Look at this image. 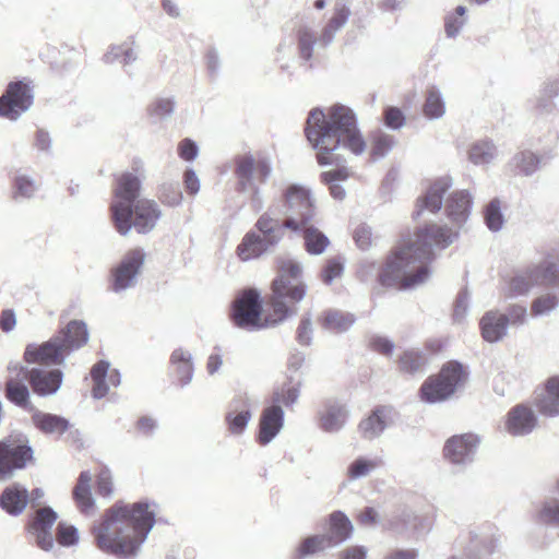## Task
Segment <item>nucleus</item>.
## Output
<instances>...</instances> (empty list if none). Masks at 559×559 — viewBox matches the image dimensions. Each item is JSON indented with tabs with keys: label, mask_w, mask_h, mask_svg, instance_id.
Here are the masks:
<instances>
[{
	"label": "nucleus",
	"mask_w": 559,
	"mask_h": 559,
	"mask_svg": "<svg viewBox=\"0 0 559 559\" xmlns=\"http://www.w3.org/2000/svg\"><path fill=\"white\" fill-rule=\"evenodd\" d=\"M305 132L317 151L318 163L321 166H338L336 169L323 171L321 180L329 186L335 200H343L346 191L341 182L348 179L349 170L342 165L345 159L338 151L347 150L360 155L366 150V141L358 128L354 110L342 104L331 106L328 114L320 108H313L309 112Z\"/></svg>",
	"instance_id": "obj_1"
},
{
	"label": "nucleus",
	"mask_w": 559,
	"mask_h": 559,
	"mask_svg": "<svg viewBox=\"0 0 559 559\" xmlns=\"http://www.w3.org/2000/svg\"><path fill=\"white\" fill-rule=\"evenodd\" d=\"M307 294V285L302 282V266L294 259L278 261V274L272 282V294L269 300L270 316L262 319V301L258 290L249 288L235 299L233 321L236 326L247 331H258L274 326L297 313L290 305L301 301Z\"/></svg>",
	"instance_id": "obj_2"
},
{
	"label": "nucleus",
	"mask_w": 559,
	"mask_h": 559,
	"mask_svg": "<svg viewBox=\"0 0 559 559\" xmlns=\"http://www.w3.org/2000/svg\"><path fill=\"white\" fill-rule=\"evenodd\" d=\"M88 341V331L85 322L70 321L66 328L41 344H28L24 350V360L32 368L19 364H10V371L23 373L32 392L38 397L55 396L61 389L64 373L59 368L50 366L64 365L67 357L81 348Z\"/></svg>",
	"instance_id": "obj_3"
},
{
	"label": "nucleus",
	"mask_w": 559,
	"mask_h": 559,
	"mask_svg": "<svg viewBox=\"0 0 559 559\" xmlns=\"http://www.w3.org/2000/svg\"><path fill=\"white\" fill-rule=\"evenodd\" d=\"M152 506L155 503L147 500L116 501L92 527L96 547L117 559H135L155 525Z\"/></svg>",
	"instance_id": "obj_4"
},
{
	"label": "nucleus",
	"mask_w": 559,
	"mask_h": 559,
	"mask_svg": "<svg viewBox=\"0 0 559 559\" xmlns=\"http://www.w3.org/2000/svg\"><path fill=\"white\" fill-rule=\"evenodd\" d=\"M459 236L447 226L429 224L419 228L416 239L396 249L379 273V282L386 287H416L430 276L427 262L433 259L435 248H447Z\"/></svg>",
	"instance_id": "obj_5"
},
{
	"label": "nucleus",
	"mask_w": 559,
	"mask_h": 559,
	"mask_svg": "<svg viewBox=\"0 0 559 559\" xmlns=\"http://www.w3.org/2000/svg\"><path fill=\"white\" fill-rule=\"evenodd\" d=\"M286 230L288 225L269 209L257 219L254 229L248 231L238 245L239 259L246 262L269 252L282 241Z\"/></svg>",
	"instance_id": "obj_6"
},
{
	"label": "nucleus",
	"mask_w": 559,
	"mask_h": 559,
	"mask_svg": "<svg viewBox=\"0 0 559 559\" xmlns=\"http://www.w3.org/2000/svg\"><path fill=\"white\" fill-rule=\"evenodd\" d=\"M536 287H559V270L554 262L543 260L515 270L506 280L502 292L507 298H518Z\"/></svg>",
	"instance_id": "obj_7"
},
{
	"label": "nucleus",
	"mask_w": 559,
	"mask_h": 559,
	"mask_svg": "<svg viewBox=\"0 0 559 559\" xmlns=\"http://www.w3.org/2000/svg\"><path fill=\"white\" fill-rule=\"evenodd\" d=\"M273 171L272 163L267 157L255 158L252 154H242L235 157V176L237 190L241 193L250 191V206L255 212L263 209L264 200L260 183H265Z\"/></svg>",
	"instance_id": "obj_8"
},
{
	"label": "nucleus",
	"mask_w": 559,
	"mask_h": 559,
	"mask_svg": "<svg viewBox=\"0 0 559 559\" xmlns=\"http://www.w3.org/2000/svg\"><path fill=\"white\" fill-rule=\"evenodd\" d=\"M283 219L290 233H299L317 217V202L311 189L301 183H290L282 191Z\"/></svg>",
	"instance_id": "obj_9"
},
{
	"label": "nucleus",
	"mask_w": 559,
	"mask_h": 559,
	"mask_svg": "<svg viewBox=\"0 0 559 559\" xmlns=\"http://www.w3.org/2000/svg\"><path fill=\"white\" fill-rule=\"evenodd\" d=\"M464 366L451 360L445 362L437 376L429 377L420 388L421 399L428 403L443 402L451 397L467 379Z\"/></svg>",
	"instance_id": "obj_10"
},
{
	"label": "nucleus",
	"mask_w": 559,
	"mask_h": 559,
	"mask_svg": "<svg viewBox=\"0 0 559 559\" xmlns=\"http://www.w3.org/2000/svg\"><path fill=\"white\" fill-rule=\"evenodd\" d=\"M163 211L154 200L141 199L134 205L111 216L116 230L127 236L133 228L138 234L146 235L155 229Z\"/></svg>",
	"instance_id": "obj_11"
},
{
	"label": "nucleus",
	"mask_w": 559,
	"mask_h": 559,
	"mask_svg": "<svg viewBox=\"0 0 559 559\" xmlns=\"http://www.w3.org/2000/svg\"><path fill=\"white\" fill-rule=\"evenodd\" d=\"M34 103L32 81L23 79L10 82L0 96V117L16 121Z\"/></svg>",
	"instance_id": "obj_12"
},
{
	"label": "nucleus",
	"mask_w": 559,
	"mask_h": 559,
	"mask_svg": "<svg viewBox=\"0 0 559 559\" xmlns=\"http://www.w3.org/2000/svg\"><path fill=\"white\" fill-rule=\"evenodd\" d=\"M33 454L27 441L12 437L0 440V481L11 479L15 471L23 469L33 460Z\"/></svg>",
	"instance_id": "obj_13"
},
{
	"label": "nucleus",
	"mask_w": 559,
	"mask_h": 559,
	"mask_svg": "<svg viewBox=\"0 0 559 559\" xmlns=\"http://www.w3.org/2000/svg\"><path fill=\"white\" fill-rule=\"evenodd\" d=\"M145 258L146 253L142 248L129 250L111 270V290L118 294L134 287Z\"/></svg>",
	"instance_id": "obj_14"
},
{
	"label": "nucleus",
	"mask_w": 559,
	"mask_h": 559,
	"mask_svg": "<svg viewBox=\"0 0 559 559\" xmlns=\"http://www.w3.org/2000/svg\"><path fill=\"white\" fill-rule=\"evenodd\" d=\"M479 438L474 433H463L449 438L443 447L445 460L452 465L465 467L475 457Z\"/></svg>",
	"instance_id": "obj_15"
},
{
	"label": "nucleus",
	"mask_w": 559,
	"mask_h": 559,
	"mask_svg": "<svg viewBox=\"0 0 559 559\" xmlns=\"http://www.w3.org/2000/svg\"><path fill=\"white\" fill-rule=\"evenodd\" d=\"M57 519L58 514L51 507H43L36 510L28 524V532L34 536L37 547L44 551L55 548L51 530Z\"/></svg>",
	"instance_id": "obj_16"
},
{
	"label": "nucleus",
	"mask_w": 559,
	"mask_h": 559,
	"mask_svg": "<svg viewBox=\"0 0 559 559\" xmlns=\"http://www.w3.org/2000/svg\"><path fill=\"white\" fill-rule=\"evenodd\" d=\"M141 179L132 173H123L117 180L115 199L110 204L111 216L126 211L136 203L141 192Z\"/></svg>",
	"instance_id": "obj_17"
},
{
	"label": "nucleus",
	"mask_w": 559,
	"mask_h": 559,
	"mask_svg": "<svg viewBox=\"0 0 559 559\" xmlns=\"http://www.w3.org/2000/svg\"><path fill=\"white\" fill-rule=\"evenodd\" d=\"M349 411L345 403L337 399H326L317 412L318 427L328 433H337L346 425Z\"/></svg>",
	"instance_id": "obj_18"
},
{
	"label": "nucleus",
	"mask_w": 559,
	"mask_h": 559,
	"mask_svg": "<svg viewBox=\"0 0 559 559\" xmlns=\"http://www.w3.org/2000/svg\"><path fill=\"white\" fill-rule=\"evenodd\" d=\"M396 418V412L391 406H378L371 414L359 423L358 431L365 440H374Z\"/></svg>",
	"instance_id": "obj_19"
},
{
	"label": "nucleus",
	"mask_w": 559,
	"mask_h": 559,
	"mask_svg": "<svg viewBox=\"0 0 559 559\" xmlns=\"http://www.w3.org/2000/svg\"><path fill=\"white\" fill-rule=\"evenodd\" d=\"M536 425L537 417L534 411L527 405L519 404L508 412L504 428L510 435L520 437L531 433Z\"/></svg>",
	"instance_id": "obj_20"
},
{
	"label": "nucleus",
	"mask_w": 559,
	"mask_h": 559,
	"mask_svg": "<svg viewBox=\"0 0 559 559\" xmlns=\"http://www.w3.org/2000/svg\"><path fill=\"white\" fill-rule=\"evenodd\" d=\"M284 416L281 405H271L262 411L257 437L259 444H269L280 433L284 427Z\"/></svg>",
	"instance_id": "obj_21"
},
{
	"label": "nucleus",
	"mask_w": 559,
	"mask_h": 559,
	"mask_svg": "<svg viewBox=\"0 0 559 559\" xmlns=\"http://www.w3.org/2000/svg\"><path fill=\"white\" fill-rule=\"evenodd\" d=\"M451 186L452 181L450 178H440L436 180L430 185L426 193L418 198L413 216L417 218L424 211H428L432 214L437 213L442 207L444 194Z\"/></svg>",
	"instance_id": "obj_22"
},
{
	"label": "nucleus",
	"mask_w": 559,
	"mask_h": 559,
	"mask_svg": "<svg viewBox=\"0 0 559 559\" xmlns=\"http://www.w3.org/2000/svg\"><path fill=\"white\" fill-rule=\"evenodd\" d=\"M251 417L252 413L250 411L248 399H234L229 404L227 413L225 414V423L228 427V431L235 436L242 435Z\"/></svg>",
	"instance_id": "obj_23"
},
{
	"label": "nucleus",
	"mask_w": 559,
	"mask_h": 559,
	"mask_svg": "<svg viewBox=\"0 0 559 559\" xmlns=\"http://www.w3.org/2000/svg\"><path fill=\"white\" fill-rule=\"evenodd\" d=\"M473 198L467 190H459L449 195L445 202V212L449 219L459 228L469 217Z\"/></svg>",
	"instance_id": "obj_24"
},
{
	"label": "nucleus",
	"mask_w": 559,
	"mask_h": 559,
	"mask_svg": "<svg viewBox=\"0 0 559 559\" xmlns=\"http://www.w3.org/2000/svg\"><path fill=\"white\" fill-rule=\"evenodd\" d=\"M28 502V490L19 483L7 486L0 495V508L12 516L22 514Z\"/></svg>",
	"instance_id": "obj_25"
},
{
	"label": "nucleus",
	"mask_w": 559,
	"mask_h": 559,
	"mask_svg": "<svg viewBox=\"0 0 559 559\" xmlns=\"http://www.w3.org/2000/svg\"><path fill=\"white\" fill-rule=\"evenodd\" d=\"M31 419L37 430L48 436L60 437L71 428V424L66 417L41 412L37 408L32 414Z\"/></svg>",
	"instance_id": "obj_26"
},
{
	"label": "nucleus",
	"mask_w": 559,
	"mask_h": 559,
	"mask_svg": "<svg viewBox=\"0 0 559 559\" xmlns=\"http://www.w3.org/2000/svg\"><path fill=\"white\" fill-rule=\"evenodd\" d=\"M328 532L323 535L328 537L331 546L337 547L350 538L353 534V524L348 516L342 511H334L328 516Z\"/></svg>",
	"instance_id": "obj_27"
},
{
	"label": "nucleus",
	"mask_w": 559,
	"mask_h": 559,
	"mask_svg": "<svg viewBox=\"0 0 559 559\" xmlns=\"http://www.w3.org/2000/svg\"><path fill=\"white\" fill-rule=\"evenodd\" d=\"M481 335L485 341L496 343L508 333L507 318L496 311L486 312L480 320Z\"/></svg>",
	"instance_id": "obj_28"
},
{
	"label": "nucleus",
	"mask_w": 559,
	"mask_h": 559,
	"mask_svg": "<svg viewBox=\"0 0 559 559\" xmlns=\"http://www.w3.org/2000/svg\"><path fill=\"white\" fill-rule=\"evenodd\" d=\"M535 404L543 415H559V377H552L547 381L544 392L535 399Z\"/></svg>",
	"instance_id": "obj_29"
},
{
	"label": "nucleus",
	"mask_w": 559,
	"mask_h": 559,
	"mask_svg": "<svg viewBox=\"0 0 559 559\" xmlns=\"http://www.w3.org/2000/svg\"><path fill=\"white\" fill-rule=\"evenodd\" d=\"M31 391L24 382L10 378L5 382L4 396L13 405L33 414L36 407L31 401Z\"/></svg>",
	"instance_id": "obj_30"
},
{
	"label": "nucleus",
	"mask_w": 559,
	"mask_h": 559,
	"mask_svg": "<svg viewBox=\"0 0 559 559\" xmlns=\"http://www.w3.org/2000/svg\"><path fill=\"white\" fill-rule=\"evenodd\" d=\"M321 328L332 333H345L356 322L355 314L338 309L325 310L319 319Z\"/></svg>",
	"instance_id": "obj_31"
},
{
	"label": "nucleus",
	"mask_w": 559,
	"mask_h": 559,
	"mask_svg": "<svg viewBox=\"0 0 559 559\" xmlns=\"http://www.w3.org/2000/svg\"><path fill=\"white\" fill-rule=\"evenodd\" d=\"M170 364L175 368L181 388L191 383L194 374L192 355L182 348L175 349L170 355Z\"/></svg>",
	"instance_id": "obj_32"
},
{
	"label": "nucleus",
	"mask_w": 559,
	"mask_h": 559,
	"mask_svg": "<svg viewBox=\"0 0 559 559\" xmlns=\"http://www.w3.org/2000/svg\"><path fill=\"white\" fill-rule=\"evenodd\" d=\"M92 475L88 471L80 473L75 487L73 488V499L82 513L87 514L93 510L95 500L91 489Z\"/></svg>",
	"instance_id": "obj_33"
},
{
	"label": "nucleus",
	"mask_w": 559,
	"mask_h": 559,
	"mask_svg": "<svg viewBox=\"0 0 559 559\" xmlns=\"http://www.w3.org/2000/svg\"><path fill=\"white\" fill-rule=\"evenodd\" d=\"M295 234L302 236L305 249L311 255L322 254L330 245L328 236L316 227L314 223H309L304 229Z\"/></svg>",
	"instance_id": "obj_34"
},
{
	"label": "nucleus",
	"mask_w": 559,
	"mask_h": 559,
	"mask_svg": "<svg viewBox=\"0 0 559 559\" xmlns=\"http://www.w3.org/2000/svg\"><path fill=\"white\" fill-rule=\"evenodd\" d=\"M467 156L475 166H487L498 156V148L490 140H479L471 144Z\"/></svg>",
	"instance_id": "obj_35"
},
{
	"label": "nucleus",
	"mask_w": 559,
	"mask_h": 559,
	"mask_svg": "<svg viewBox=\"0 0 559 559\" xmlns=\"http://www.w3.org/2000/svg\"><path fill=\"white\" fill-rule=\"evenodd\" d=\"M333 548L323 534H316L304 538L295 550L293 559H305Z\"/></svg>",
	"instance_id": "obj_36"
},
{
	"label": "nucleus",
	"mask_w": 559,
	"mask_h": 559,
	"mask_svg": "<svg viewBox=\"0 0 559 559\" xmlns=\"http://www.w3.org/2000/svg\"><path fill=\"white\" fill-rule=\"evenodd\" d=\"M552 290L536 297L531 304L532 317L549 316L559 306V286Z\"/></svg>",
	"instance_id": "obj_37"
},
{
	"label": "nucleus",
	"mask_w": 559,
	"mask_h": 559,
	"mask_svg": "<svg viewBox=\"0 0 559 559\" xmlns=\"http://www.w3.org/2000/svg\"><path fill=\"white\" fill-rule=\"evenodd\" d=\"M423 112L430 120L440 119L445 114V102L438 87L430 86L427 90Z\"/></svg>",
	"instance_id": "obj_38"
},
{
	"label": "nucleus",
	"mask_w": 559,
	"mask_h": 559,
	"mask_svg": "<svg viewBox=\"0 0 559 559\" xmlns=\"http://www.w3.org/2000/svg\"><path fill=\"white\" fill-rule=\"evenodd\" d=\"M297 53L300 60L308 62L313 57L314 45L319 43L316 33L308 26H300L296 32Z\"/></svg>",
	"instance_id": "obj_39"
},
{
	"label": "nucleus",
	"mask_w": 559,
	"mask_h": 559,
	"mask_svg": "<svg viewBox=\"0 0 559 559\" xmlns=\"http://www.w3.org/2000/svg\"><path fill=\"white\" fill-rule=\"evenodd\" d=\"M110 364L106 360H99L91 369V377L94 382L92 389V396L95 400L105 397L109 391V385L106 381L107 373L109 372Z\"/></svg>",
	"instance_id": "obj_40"
},
{
	"label": "nucleus",
	"mask_w": 559,
	"mask_h": 559,
	"mask_svg": "<svg viewBox=\"0 0 559 559\" xmlns=\"http://www.w3.org/2000/svg\"><path fill=\"white\" fill-rule=\"evenodd\" d=\"M382 465L380 457L358 456L347 467V476L350 480L360 479L370 475Z\"/></svg>",
	"instance_id": "obj_41"
},
{
	"label": "nucleus",
	"mask_w": 559,
	"mask_h": 559,
	"mask_svg": "<svg viewBox=\"0 0 559 559\" xmlns=\"http://www.w3.org/2000/svg\"><path fill=\"white\" fill-rule=\"evenodd\" d=\"M39 186L27 175H16L12 185V198L16 202L33 199Z\"/></svg>",
	"instance_id": "obj_42"
},
{
	"label": "nucleus",
	"mask_w": 559,
	"mask_h": 559,
	"mask_svg": "<svg viewBox=\"0 0 559 559\" xmlns=\"http://www.w3.org/2000/svg\"><path fill=\"white\" fill-rule=\"evenodd\" d=\"M395 144L396 140L393 135L377 130L371 134L370 155L373 159L384 158Z\"/></svg>",
	"instance_id": "obj_43"
},
{
	"label": "nucleus",
	"mask_w": 559,
	"mask_h": 559,
	"mask_svg": "<svg viewBox=\"0 0 559 559\" xmlns=\"http://www.w3.org/2000/svg\"><path fill=\"white\" fill-rule=\"evenodd\" d=\"M104 62L111 64L116 61L121 62L123 66L132 64L138 59V53L131 44L123 43L121 45H112L109 50L104 55Z\"/></svg>",
	"instance_id": "obj_44"
},
{
	"label": "nucleus",
	"mask_w": 559,
	"mask_h": 559,
	"mask_svg": "<svg viewBox=\"0 0 559 559\" xmlns=\"http://www.w3.org/2000/svg\"><path fill=\"white\" fill-rule=\"evenodd\" d=\"M540 163V157L535 153L531 151H522L512 157L510 165L520 174L531 176L539 168Z\"/></svg>",
	"instance_id": "obj_45"
},
{
	"label": "nucleus",
	"mask_w": 559,
	"mask_h": 559,
	"mask_svg": "<svg viewBox=\"0 0 559 559\" xmlns=\"http://www.w3.org/2000/svg\"><path fill=\"white\" fill-rule=\"evenodd\" d=\"M484 221L487 228L492 233H498L503 228L506 219L501 209V201L499 199H492L485 206Z\"/></svg>",
	"instance_id": "obj_46"
},
{
	"label": "nucleus",
	"mask_w": 559,
	"mask_h": 559,
	"mask_svg": "<svg viewBox=\"0 0 559 559\" xmlns=\"http://www.w3.org/2000/svg\"><path fill=\"white\" fill-rule=\"evenodd\" d=\"M300 396V383L292 384L284 383L281 388H277L272 394V405H284L292 407L297 403Z\"/></svg>",
	"instance_id": "obj_47"
},
{
	"label": "nucleus",
	"mask_w": 559,
	"mask_h": 559,
	"mask_svg": "<svg viewBox=\"0 0 559 559\" xmlns=\"http://www.w3.org/2000/svg\"><path fill=\"white\" fill-rule=\"evenodd\" d=\"M158 199L167 206H178L181 204L183 195L177 181L163 182L158 188Z\"/></svg>",
	"instance_id": "obj_48"
},
{
	"label": "nucleus",
	"mask_w": 559,
	"mask_h": 559,
	"mask_svg": "<svg viewBox=\"0 0 559 559\" xmlns=\"http://www.w3.org/2000/svg\"><path fill=\"white\" fill-rule=\"evenodd\" d=\"M465 13L466 8L464 5H459L453 13L445 16L444 31L449 38H455L460 34L466 22V19L464 17Z\"/></svg>",
	"instance_id": "obj_49"
},
{
	"label": "nucleus",
	"mask_w": 559,
	"mask_h": 559,
	"mask_svg": "<svg viewBox=\"0 0 559 559\" xmlns=\"http://www.w3.org/2000/svg\"><path fill=\"white\" fill-rule=\"evenodd\" d=\"M400 369L407 373H415L420 371L425 364L426 357L418 350H406L400 357Z\"/></svg>",
	"instance_id": "obj_50"
},
{
	"label": "nucleus",
	"mask_w": 559,
	"mask_h": 559,
	"mask_svg": "<svg viewBox=\"0 0 559 559\" xmlns=\"http://www.w3.org/2000/svg\"><path fill=\"white\" fill-rule=\"evenodd\" d=\"M175 110V100L173 98H158L154 103H152L147 112L152 119L155 121L164 120L169 118Z\"/></svg>",
	"instance_id": "obj_51"
},
{
	"label": "nucleus",
	"mask_w": 559,
	"mask_h": 559,
	"mask_svg": "<svg viewBox=\"0 0 559 559\" xmlns=\"http://www.w3.org/2000/svg\"><path fill=\"white\" fill-rule=\"evenodd\" d=\"M313 338V324L310 313L305 314L296 330V340L301 346H310Z\"/></svg>",
	"instance_id": "obj_52"
},
{
	"label": "nucleus",
	"mask_w": 559,
	"mask_h": 559,
	"mask_svg": "<svg viewBox=\"0 0 559 559\" xmlns=\"http://www.w3.org/2000/svg\"><path fill=\"white\" fill-rule=\"evenodd\" d=\"M57 542L64 547L74 546L79 542L78 528L73 525H67L66 523H59L57 526Z\"/></svg>",
	"instance_id": "obj_53"
},
{
	"label": "nucleus",
	"mask_w": 559,
	"mask_h": 559,
	"mask_svg": "<svg viewBox=\"0 0 559 559\" xmlns=\"http://www.w3.org/2000/svg\"><path fill=\"white\" fill-rule=\"evenodd\" d=\"M344 265L338 258H332L326 261L321 271V278L324 284L330 285L332 282L343 274Z\"/></svg>",
	"instance_id": "obj_54"
},
{
	"label": "nucleus",
	"mask_w": 559,
	"mask_h": 559,
	"mask_svg": "<svg viewBox=\"0 0 559 559\" xmlns=\"http://www.w3.org/2000/svg\"><path fill=\"white\" fill-rule=\"evenodd\" d=\"M350 14V9L346 4L337 3L328 24L334 29L340 31L348 22Z\"/></svg>",
	"instance_id": "obj_55"
},
{
	"label": "nucleus",
	"mask_w": 559,
	"mask_h": 559,
	"mask_svg": "<svg viewBox=\"0 0 559 559\" xmlns=\"http://www.w3.org/2000/svg\"><path fill=\"white\" fill-rule=\"evenodd\" d=\"M114 492L111 472L108 467L102 468L97 476V493L103 497H110Z\"/></svg>",
	"instance_id": "obj_56"
},
{
	"label": "nucleus",
	"mask_w": 559,
	"mask_h": 559,
	"mask_svg": "<svg viewBox=\"0 0 559 559\" xmlns=\"http://www.w3.org/2000/svg\"><path fill=\"white\" fill-rule=\"evenodd\" d=\"M507 318V323L512 325H523L526 322L527 309L522 305H512L508 308L507 313H502Z\"/></svg>",
	"instance_id": "obj_57"
},
{
	"label": "nucleus",
	"mask_w": 559,
	"mask_h": 559,
	"mask_svg": "<svg viewBox=\"0 0 559 559\" xmlns=\"http://www.w3.org/2000/svg\"><path fill=\"white\" fill-rule=\"evenodd\" d=\"M384 123L392 130H399L405 124V116L397 107H388L384 110Z\"/></svg>",
	"instance_id": "obj_58"
},
{
	"label": "nucleus",
	"mask_w": 559,
	"mask_h": 559,
	"mask_svg": "<svg viewBox=\"0 0 559 559\" xmlns=\"http://www.w3.org/2000/svg\"><path fill=\"white\" fill-rule=\"evenodd\" d=\"M354 240L359 249H369L372 243L371 228L366 224L357 226L354 231Z\"/></svg>",
	"instance_id": "obj_59"
},
{
	"label": "nucleus",
	"mask_w": 559,
	"mask_h": 559,
	"mask_svg": "<svg viewBox=\"0 0 559 559\" xmlns=\"http://www.w3.org/2000/svg\"><path fill=\"white\" fill-rule=\"evenodd\" d=\"M469 295L466 289L459 293L453 311V319L455 322H462L467 313Z\"/></svg>",
	"instance_id": "obj_60"
},
{
	"label": "nucleus",
	"mask_w": 559,
	"mask_h": 559,
	"mask_svg": "<svg viewBox=\"0 0 559 559\" xmlns=\"http://www.w3.org/2000/svg\"><path fill=\"white\" fill-rule=\"evenodd\" d=\"M199 154L197 143L191 139H183L178 144V155L187 162L194 160Z\"/></svg>",
	"instance_id": "obj_61"
},
{
	"label": "nucleus",
	"mask_w": 559,
	"mask_h": 559,
	"mask_svg": "<svg viewBox=\"0 0 559 559\" xmlns=\"http://www.w3.org/2000/svg\"><path fill=\"white\" fill-rule=\"evenodd\" d=\"M157 428V420L151 416H142L136 421V429L146 437L153 436Z\"/></svg>",
	"instance_id": "obj_62"
},
{
	"label": "nucleus",
	"mask_w": 559,
	"mask_h": 559,
	"mask_svg": "<svg viewBox=\"0 0 559 559\" xmlns=\"http://www.w3.org/2000/svg\"><path fill=\"white\" fill-rule=\"evenodd\" d=\"M183 185H185L186 191L191 195H195L200 191V180H199L195 171L192 168H188L185 171Z\"/></svg>",
	"instance_id": "obj_63"
},
{
	"label": "nucleus",
	"mask_w": 559,
	"mask_h": 559,
	"mask_svg": "<svg viewBox=\"0 0 559 559\" xmlns=\"http://www.w3.org/2000/svg\"><path fill=\"white\" fill-rule=\"evenodd\" d=\"M367 548L365 546H349L343 549L338 557L340 559H367Z\"/></svg>",
	"instance_id": "obj_64"
}]
</instances>
